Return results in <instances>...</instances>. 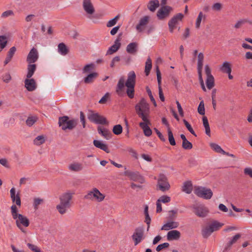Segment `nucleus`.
<instances>
[{"instance_id":"338daca9","label":"nucleus","mask_w":252,"mask_h":252,"mask_svg":"<svg viewBox=\"0 0 252 252\" xmlns=\"http://www.w3.org/2000/svg\"><path fill=\"white\" fill-rule=\"evenodd\" d=\"M14 15V13L12 10H7L3 12L1 14V17L4 18Z\"/></svg>"},{"instance_id":"cd10ccee","label":"nucleus","mask_w":252,"mask_h":252,"mask_svg":"<svg viewBox=\"0 0 252 252\" xmlns=\"http://www.w3.org/2000/svg\"><path fill=\"white\" fill-rule=\"evenodd\" d=\"M179 222L176 221H169L164 224L161 227V230H168L169 229L176 228L179 226Z\"/></svg>"},{"instance_id":"9d476101","label":"nucleus","mask_w":252,"mask_h":252,"mask_svg":"<svg viewBox=\"0 0 252 252\" xmlns=\"http://www.w3.org/2000/svg\"><path fill=\"white\" fill-rule=\"evenodd\" d=\"M16 220V224L19 229H20L23 232L26 233L25 229L23 228L22 226L24 227H28L30 225L29 220L25 216L22 214H19L17 216V219Z\"/></svg>"},{"instance_id":"7ed1b4c3","label":"nucleus","mask_w":252,"mask_h":252,"mask_svg":"<svg viewBox=\"0 0 252 252\" xmlns=\"http://www.w3.org/2000/svg\"><path fill=\"white\" fill-rule=\"evenodd\" d=\"M73 194V193L66 192L60 196V203L57 206L56 208L61 214H65L67 210L70 207V202L72 199Z\"/></svg>"},{"instance_id":"4468645a","label":"nucleus","mask_w":252,"mask_h":252,"mask_svg":"<svg viewBox=\"0 0 252 252\" xmlns=\"http://www.w3.org/2000/svg\"><path fill=\"white\" fill-rule=\"evenodd\" d=\"M121 34H119L116 39L114 41V44L109 48L107 51L106 55H112L116 52L120 48L121 43L120 41Z\"/></svg>"},{"instance_id":"dca6fc26","label":"nucleus","mask_w":252,"mask_h":252,"mask_svg":"<svg viewBox=\"0 0 252 252\" xmlns=\"http://www.w3.org/2000/svg\"><path fill=\"white\" fill-rule=\"evenodd\" d=\"M83 7L85 12L89 15H92L95 11L91 0H83Z\"/></svg>"},{"instance_id":"412c9836","label":"nucleus","mask_w":252,"mask_h":252,"mask_svg":"<svg viewBox=\"0 0 252 252\" xmlns=\"http://www.w3.org/2000/svg\"><path fill=\"white\" fill-rule=\"evenodd\" d=\"M10 197L12 202H15L17 205L20 206L21 202L19 193H18L16 195H15V189L14 188H12L10 189Z\"/></svg>"},{"instance_id":"de8ad7c7","label":"nucleus","mask_w":252,"mask_h":252,"mask_svg":"<svg viewBox=\"0 0 252 252\" xmlns=\"http://www.w3.org/2000/svg\"><path fill=\"white\" fill-rule=\"evenodd\" d=\"M11 212L12 218L13 219H17V216L19 215L20 214L17 213L18 209L15 205H13L11 207Z\"/></svg>"},{"instance_id":"39448f33","label":"nucleus","mask_w":252,"mask_h":252,"mask_svg":"<svg viewBox=\"0 0 252 252\" xmlns=\"http://www.w3.org/2000/svg\"><path fill=\"white\" fill-rule=\"evenodd\" d=\"M191 208L194 214L200 218L206 217L209 212L208 208L203 204H194Z\"/></svg>"},{"instance_id":"6e6552de","label":"nucleus","mask_w":252,"mask_h":252,"mask_svg":"<svg viewBox=\"0 0 252 252\" xmlns=\"http://www.w3.org/2000/svg\"><path fill=\"white\" fill-rule=\"evenodd\" d=\"M104 197V195L101 193L96 188H94L84 196V198L86 199L92 200L95 199L98 202L102 201Z\"/></svg>"},{"instance_id":"e433bc0d","label":"nucleus","mask_w":252,"mask_h":252,"mask_svg":"<svg viewBox=\"0 0 252 252\" xmlns=\"http://www.w3.org/2000/svg\"><path fill=\"white\" fill-rule=\"evenodd\" d=\"M168 136V140L171 146L176 145V142L173 136V134L170 129V127H168L167 129Z\"/></svg>"},{"instance_id":"0e129e2a","label":"nucleus","mask_w":252,"mask_h":252,"mask_svg":"<svg viewBox=\"0 0 252 252\" xmlns=\"http://www.w3.org/2000/svg\"><path fill=\"white\" fill-rule=\"evenodd\" d=\"M157 134L158 137L160 139V140L162 142H165L166 141V139L164 136L162 135V134L156 128H154Z\"/></svg>"},{"instance_id":"5701e85b","label":"nucleus","mask_w":252,"mask_h":252,"mask_svg":"<svg viewBox=\"0 0 252 252\" xmlns=\"http://www.w3.org/2000/svg\"><path fill=\"white\" fill-rule=\"evenodd\" d=\"M78 120L77 119L69 120L65 124V126L62 127V129L65 130L66 129L72 130L74 129L77 125Z\"/></svg>"},{"instance_id":"864d4df0","label":"nucleus","mask_w":252,"mask_h":252,"mask_svg":"<svg viewBox=\"0 0 252 252\" xmlns=\"http://www.w3.org/2000/svg\"><path fill=\"white\" fill-rule=\"evenodd\" d=\"M146 91L149 96V97L151 99V101L153 103L155 107H156L157 106L156 101L152 94L151 90L150 89V88L148 87H146Z\"/></svg>"},{"instance_id":"a18cd8bd","label":"nucleus","mask_w":252,"mask_h":252,"mask_svg":"<svg viewBox=\"0 0 252 252\" xmlns=\"http://www.w3.org/2000/svg\"><path fill=\"white\" fill-rule=\"evenodd\" d=\"M113 132L116 135H120L123 131V127L121 125H117L113 128Z\"/></svg>"},{"instance_id":"052dcab7","label":"nucleus","mask_w":252,"mask_h":252,"mask_svg":"<svg viewBox=\"0 0 252 252\" xmlns=\"http://www.w3.org/2000/svg\"><path fill=\"white\" fill-rule=\"evenodd\" d=\"M27 246L31 250L34 252H41L40 249L33 244L28 243Z\"/></svg>"},{"instance_id":"473e14b6","label":"nucleus","mask_w":252,"mask_h":252,"mask_svg":"<svg viewBox=\"0 0 252 252\" xmlns=\"http://www.w3.org/2000/svg\"><path fill=\"white\" fill-rule=\"evenodd\" d=\"M203 126L205 129V133L209 136H210L211 131L208 119L206 116L202 118Z\"/></svg>"},{"instance_id":"49530a36","label":"nucleus","mask_w":252,"mask_h":252,"mask_svg":"<svg viewBox=\"0 0 252 252\" xmlns=\"http://www.w3.org/2000/svg\"><path fill=\"white\" fill-rule=\"evenodd\" d=\"M119 18H120V15H117L113 19L109 20L107 22V23L106 24V26L107 27H112L115 26L116 24V23Z\"/></svg>"},{"instance_id":"e2e57ef3","label":"nucleus","mask_w":252,"mask_h":252,"mask_svg":"<svg viewBox=\"0 0 252 252\" xmlns=\"http://www.w3.org/2000/svg\"><path fill=\"white\" fill-rule=\"evenodd\" d=\"M109 96V94L107 93L105 95L99 100V103L100 104H104L107 101V99Z\"/></svg>"},{"instance_id":"ea45409f","label":"nucleus","mask_w":252,"mask_h":252,"mask_svg":"<svg viewBox=\"0 0 252 252\" xmlns=\"http://www.w3.org/2000/svg\"><path fill=\"white\" fill-rule=\"evenodd\" d=\"M213 232L209 226H206L202 230V235L204 238H207Z\"/></svg>"},{"instance_id":"9b49d317","label":"nucleus","mask_w":252,"mask_h":252,"mask_svg":"<svg viewBox=\"0 0 252 252\" xmlns=\"http://www.w3.org/2000/svg\"><path fill=\"white\" fill-rule=\"evenodd\" d=\"M124 175L133 181L138 182L140 184H143L145 182V179L138 172L126 170L124 172Z\"/></svg>"},{"instance_id":"79ce46f5","label":"nucleus","mask_w":252,"mask_h":252,"mask_svg":"<svg viewBox=\"0 0 252 252\" xmlns=\"http://www.w3.org/2000/svg\"><path fill=\"white\" fill-rule=\"evenodd\" d=\"M206 85L208 89H211L214 86V78L213 76L207 77Z\"/></svg>"},{"instance_id":"c03bdc74","label":"nucleus","mask_w":252,"mask_h":252,"mask_svg":"<svg viewBox=\"0 0 252 252\" xmlns=\"http://www.w3.org/2000/svg\"><path fill=\"white\" fill-rule=\"evenodd\" d=\"M68 119H69V117L67 116H64L60 117L59 119L58 122L59 126H60L62 128V127L65 126V124L68 121Z\"/></svg>"},{"instance_id":"72a5a7b5","label":"nucleus","mask_w":252,"mask_h":252,"mask_svg":"<svg viewBox=\"0 0 252 252\" xmlns=\"http://www.w3.org/2000/svg\"><path fill=\"white\" fill-rule=\"evenodd\" d=\"M144 214L145 216V222L147 224V230L148 231L150 228V225L151 223V218L149 216V213H148V206L147 205H146L144 208Z\"/></svg>"},{"instance_id":"c756f323","label":"nucleus","mask_w":252,"mask_h":252,"mask_svg":"<svg viewBox=\"0 0 252 252\" xmlns=\"http://www.w3.org/2000/svg\"><path fill=\"white\" fill-rule=\"evenodd\" d=\"M159 5V4L158 0H151L149 2L147 7L151 11L154 12Z\"/></svg>"},{"instance_id":"393cba45","label":"nucleus","mask_w":252,"mask_h":252,"mask_svg":"<svg viewBox=\"0 0 252 252\" xmlns=\"http://www.w3.org/2000/svg\"><path fill=\"white\" fill-rule=\"evenodd\" d=\"M93 144L95 147L104 151L107 153H110V150L108 146L102 142L97 140H94Z\"/></svg>"},{"instance_id":"0eeeda50","label":"nucleus","mask_w":252,"mask_h":252,"mask_svg":"<svg viewBox=\"0 0 252 252\" xmlns=\"http://www.w3.org/2000/svg\"><path fill=\"white\" fill-rule=\"evenodd\" d=\"M194 193L197 196L205 199L211 198L213 194L211 189L203 187H199L196 188L194 190Z\"/></svg>"},{"instance_id":"58836bf2","label":"nucleus","mask_w":252,"mask_h":252,"mask_svg":"<svg viewBox=\"0 0 252 252\" xmlns=\"http://www.w3.org/2000/svg\"><path fill=\"white\" fill-rule=\"evenodd\" d=\"M152 60L149 57L146 62L145 67V72L147 76H148L149 74L150 70L152 68Z\"/></svg>"},{"instance_id":"13d9d810","label":"nucleus","mask_w":252,"mask_h":252,"mask_svg":"<svg viewBox=\"0 0 252 252\" xmlns=\"http://www.w3.org/2000/svg\"><path fill=\"white\" fill-rule=\"evenodd\" d=\"M169 246V244L168 243H164L163 244H160L158 245L156 248V251L157 252H160L164 249L167 248Z\"/></svg>"},{"instance_id":"7c9ffc66","label":"nucleus","mask_w":252,"mask_h":252,"mask_svg":"<svg viewBox=\"0 0 252 252\" xmlns=\"http://www.w3.org/2000/svg\"><path fill=\"white\" fill-rule=\"evenodd\" d=\"M58 52L63 56H65L69 53V50L63 43H61L58 45Z\"/></svg>"},{"instance_id":"6e6d98bb","label":"nucleus","mask_w":252,"mask_h":252,"mask_svg":"<svg viewBox=\"0 0 252 252\" xmlns=\"http://www.w3.org/2000/svg\"><path fill=\"white\" fill-rule=\"evenodd\" d=\"M203 16V13L202 12H200L198 14V16L197 18L196 21V23H195L196 28H197V29L199 28V27L200 26V23H201V20L202 19Z\"/></svg>"},{"instance_id":"c9c22d12","label":"nucleus","mask_w":252,"mask_h":252,"mask_svg":"<svg viewBox=\"0 0 252 252\" xmlns=\"http://www.w3.org/2000/svg\"><path fill=\"white\" fill-rule=\"evenodd\" d=\"M220 69L222 72L225 73L231 72L232 70L231 65L227 62H224Z\"/></svg>"},{"instance_id":"1a4fd4ad","label":"nucleus","mask_w":252,"mask_h":252,"mask_svg":"<svg viewBox=\"0 0 252 252\" xmlns=\"http://www.w3.org/2000/svg\"><path fill=\"white\" fill-rule=\"evenodd\" d=\"M131 237L135 246L139 244L145 238L143 227L142 226L136 228Z\"/></svg>"},{"instance_id":"20e7f679","label":"nucleus","mask_w":252,"mask_h":252,"mask_svg":"<svg viewBox=\"0 0 252 252\" xmlns=\"http://www.w3.org/2000/svg\"><path fill=\"white\" fill-rule=\"evenodd\" d=\"M88 119L91 122L96 124L106 125L109 124V122L104 117L99 115L97 113H94L92 111H91L90 113L88 115Z\"/></svg>"},{"instance_id":"774afa93","label":"nucleus","mask_w":252,"mask_h":252,"mask_svg":"<svg viewBox=\"0 0 252 252\" xmlns=\"http://www.w3.org/2000/svg\"><path fill=\"white\" fill-rule=\"evenodd\" d=\"M244 173L245 175H248L252 178V169L251 168L247 167L245 168Z\"/></svg>"},{"instance_id":"2f4dec72","label":"nucleus","mask_w":252,"mask_h":252,"mask_svg":"<svg viewBox=\"0 0 252 252\" xmlns=\"http://www.w3.org/2000/svg\"><path fill=\"white\" fill-rule=\"evenodd\" d=\"M192 190V185L190 181H186L184 183L183 191L189 194Z\"/></svg>"},{"instance_id":"680f3d73","label":"nucleus","mask_w":252,"mask_h":252,"mask_svg":"<svg viewBox=\"0 0 252 252\" xmlns=\"http://www.w3.org/2000/svg\"><path fill=\"white\" fill-rule=\"evenodd\" d=\"M16 51V49L15 47L13 46L11 47L7 53V57H9V58L12 59Z\"/></svg>"},{"instance_id":"8fccbe9b","label":"nucleus","mask_w":252,"mask_h":252,"mask_svg":"<svg viewBox=\"0 0 252 252\" xmlns=\"http://www.w3.org/2000/svg\"><path fill=\"white\" fill-rule=\"evenodd\" d=\"M197 111L199 114L201 115H205V111L204 108V103L203 100L200 102V103L197 108Z\"/></svg>"},{"instance_id":"2eb2a0df","label":"nucleus","mask_w":252,"mask_h":252,"mask_svg":"<svg viewBox=\"0 0 252 252\" xmlns=\"http://www.w3.org/2000/svg\"><path fill=\"white\" fill-rule=\"evenodd\" d=\"M172 8L169 6H162L158 11L157 16L159 19H163L168 16Z\"/></svg>"},{"instance_id":"c85d7f7f","label":"nucleus","mask_w":252,"mask_h":252,"mask_svg":"<svg viewBox=\"0 0 252 252\" xmlns=\"http://www.w3.org/2000/svg\"><path fill=\"white\" fill-rule=\"evenodd\" d=\"M36 69V65L33 63H28L27 66V73L26 77L27 78H31L34 74Z\"/></svg>"},{"instance_id":"603ef678","label":"nucleus","mask_w":252,"mask_h":252,"mask_svg":"<svg viewBox=\"0 0 252 252\" xmlns=\"http://www.w3.org/2000/svg\"><path fill=\"white\" fill-rule=\"evenodd\" d=\"M183 122L186 126V127L188 129V130L194 136H197L196 134H195L194 131L193 130V128H192L191 125L188 123V121H187L185 119L183 120Z\"/></svg>"},{"instance_id":"a878e982","label":"nucleus","mask_w":252,"mask_h":252,"mask_svg":"<svg viewBox=\"0 0 252 252\" xmlns=\"http://www.w3.org/2000/svg\"><path fill=\"white\" fill-rule=\"evenodd\" d=\"M98 76V74L97 72L91 73L84 78V82L85 84H91L94 82Z\"/></svg>"},{"instance_id":"aec40b11","label":"nucleus","mask_w":252,"mask_h":252,"mask_svg":"<svg viewBox=\"0 0 252 252\" xmlns=\"http://www.w3.org/2000/svg\"><path fill=\"white\" fill-rule=\"evenodd\" d=\"M149 20V17L145 16L142 18L139 22V24L136 26V29L139 32H141L144 29V27L148 24Z\"/></svg>"},{"instance_id":"4d7b16f0","label":"nucleus","mask_w":252,"mask_h":252,"mask_svg":"<svg viewBox=\"0 0 252 252\" xmlns=\"http://www.w3.org/2000/svg\"><path fill=\"white\" fill-rule=\"evenodd\" d=\"M182 147L185 150H190L192 149V145L191 142L187 140L182 142Z\"/></svg>"},{"instance_id":"a211bd4d","label":"nucleus","mask_w":252,"mask_h":252,"mask_svg":"<svg viewBox=\"0 0 252 252\" xmlns=\"http://www.w3.org/2000/svg\"><path fill=\"white\" fill-rule=\"evenodd\" d=\"M25 87L29 92L34 91L37 87L36 82L33 78H26L24 81Z\"/></svg>"},{"instance_id":"f704fd0d","label":"nucleus","mask_w":252,"mask_h":252,"mask_svg":"<svg viewBox=\"0 0 252 252\" xmlns=\"http://www.w3.org/2000/svg\"><path fill=\"white\" fill-rule=\"evenodd\" d=\"M223 225V223L215 220L213 221L209 225L210 229L213 232L218 230Z\"/></svg>"},{"instance_id":"ddd939ff","label":"nucleus","mask_w":252,"mask_h":252,"mask_svg":"<svg viewBox=\"0 0 252 252\" xmlns=\"http://www.w3.org/2000/svg\"><path fill=\"white\" fill-rule=\"evenodd\" d=\"M38 53L37 50L33 47L29 53L26 61L28 63H35L38 59Z\"/></svg>"},{"instance_id":"4c0bfd02","label":"nucleus","mask_w":252,"mask_h":252,"mask_svg":"<svg viewBox=\"0 0 252 252\" xmlns=\"http://www.w3.org/2000/svg\"><path fill=\"white\" fill-rule=\"evenodd\" d=\"M95 67V65L94 63H90L86 65L83 68L82 72L83 73H90L94 70Z\"/></svg>"},{"instance_id":"37998d69","label":"nucleus","mask_w":252,"mask_h":252,"mask_svg":"<svg viewBox=\"0 0 252 252\" xmlns=\"http://www.w3.org/2000/svg\"><path fill=\"white\" fill-rule=\"evenodd\" d=\"M45 141V138L43 135H40L36 137L33 141L35 145L39 146L43 144Z\"/></svg>"},{"instance_id":"4be33fe9","label":"nucleus","mask_w":252,"mask_h":252,"mask_svg":"<svg viewBox=\"0 0 252 252\" xmlns=\"http://www.w3.org/2000/svg\"><path fill=\"white\" fill-rule=\"evenodd\" d=\"M138 47L137 42H131L127 45L126 51L129 54L135 55L138 51Z\"/></svg>"},{"instance_id":"a19ab883","label":"nucleus","mask_w":252,"mask_h":252,"mask_svg":"<svg viewBox=\"0 0 252 252\" xmlns=\"http://www.w3.org/2000/svg\"><path fill=\"white\" fill-rule=\"evenodd\" d=\"M37 120L38 118L35 116H30L27 119L26 123L27 126H31L37 121Z\"/></svg>"},{"instance_id":"3c124183","label":"nucleus","mask_w":252,"mask_h":252,"mask_svg":"<svg viewBox=\"0 0 252 252\" xmlns=\"http://www.w3.org/2000/svg\"><path fill=\"white\" fill-rule=\"evenodd\" d=\"M7 43L6 36L4 35L0 36V48L3 49L5 47Z\"/></svg>"},{"instance_id":"f8f14e48","label":"nucleus","mask_w":252,"mask_h":252,"mask_svg":"<svg viewBox=\"0 0 252 252\" xmlns=\"http://www.w3.org/2000/svg\"><path fill=\"white\" fill-rule=\"evenodd\" d=\"M184 17V15L182 13H179L174 16L168 22L169 29L170 32H173L174 28L178 24V22L182 21Z\"/></svg>"},{"instance_id":"bb28decb","label":"nucleus","mask_w":252,"mask_h":252,"mask_svg":"<svg viewBox=\"0 0 252 252\" xmlns=\"http://www.w3.org/2000/svg\"><path fill=\"white\" fill-rule=\"evenodd\" d=\"M83 168V165L82 163L77 162H74L68 166V169L69 170L73 172H79L81 171Z\"/></svg>"},{"instance_id":"f257e3e1","label":"nucleus","mask_w":252,"mask_h":252,"mask_svg":"<svg viewBox=\"0 0 252 252\" xmlns=\"http://www.w3.org/2000/svg\"><path fill=\"white\" fill-rule=\"evenodd\" d=\"M135 112L143 122L139 123V126L143 129L144 135L149 137L152 135V131L149 125L151 122L149 119L150 117V106L146 100L142 98L139 102L135 106Z\"/></svg>"},{"instance_id":"09e8293b","label":"nucleus","mask_w":252,"mask_h":252,"mask_svg":"<svg viewBox=\"0 0 252 252\" xmlns=\"http://www.w3.org/2000/svg\"><path fill=\"white\" fill-rule=\"evenodd\" d=\"M210 146L213 150L219 153L222 154L223 151H224L219 145L215 143H211Z\"/></svg>"},{"instance_id":"423d86ee","label":"nucleus","mask_w":252,"mask_h":252,"mask_svg":"<svg viewBox=\"0 0 252 252\" xmlns=\"http://www.w3.org/2000/svg\"><path fill=\"white\" fill-rule=\"evenodd\" d=\"M157 189L162 192H165L170 189V185L168 181L166 176L163 174H160L158 179V183L157 185Z\"/></svg>"},{"instance_id":"6ab92c4d","label":"nucleus","mask_w":252,"mask_h":252,"mask_svg":"<svg viewBox=\"0 0 252 252\" xmlns=\"http://www.w3.org/2000/svg\"><path fill=\"white\" fill-rule=\"evenodd\" d=\"M181 233L176 230L169 231L167 234V239L168 241L177 240L180 239Z\"/></svg>"},{"instance_id":"bf43d9fd","label":"nucleus","mask_w":252,"mask_h":252,"mask_svg":"<svg viewBox=\"0 0 252 252\" xmlns=\"http://www.w3.org/2000/svg\"><path fill=\"white\" fill-rule=\"evenodd\" d=\"M2 79L6 83H8L11 80V77L9 73H6L2 75Z\"/></svg>"},{"instance_id":"5fc2aeb1","label":"nucleus","mask_w":252,"mask_h":252,"mask_svg":"<svg viewBox=\"0 0 252 252\" xmlns=\"http://www.w3.org/2000/svg\"><path fill=\"white\" fill-rule=\"evenodd\" d=\"M157 201L160 203L161 202L163 203H168L170 201V197L167 195H162Z\"/></svg>"},{"instance_id":"f3484780","label":"nucleus","mask_w":252,"mask_h":252,"mask_svg":"<svg viewBox=\"0 0 252 252\" xmlns=\"http://www.w3.org/2000/svg\"><path fill=\"white\" fill-rule=\"evenodd\" d=\"M156 72H157V80H158V86L159 96V98H160V99L161 100V101H164L165 100V98H164L163 93L162 92V90L161 87V73H160V70L159 69L158 66H157Z\"/></svg>"},{"instance_id":"69168bd1","label":"nucleus","mask_w":252,"mask_h":252,"mask_svg":"<svg viewBox=\"0 0 252 252\" xmlns=\"http://www.w3.org/2000/svg\"><path fill=\"white\" fill-rule=\"evenodd\" d=\"M221 8L222 4L219 2L215 3L212 6V9L214 10L220 11Z\"/></svg>"},{"instance_id":"b1692460","label":"nucleus","mask_w":252,"mask_h":252,"mask_svg":"<svg viewBox=\"0 0 252 252\" xmlns=\"http://www.w3.org/2000/svg\"><path fill=\"white\" fill-rule=\"evenodd\" d=\"M97 131L98 133L102 136L104 138L108 140L111 137V132L107 128H102L100 126H98L97 127Z\"/></svg>"},{"instance_id":"f03ea898","label":"nucleus","mask_w":252,"mask_h":252,"mask_svg":"<svg viewBox=\"0 0 252 252\" xmlns=\"http://www.w3.org/2000/svg\"><path fill=\"white\" fill-rule=\"evenodd\" d=\"M136 83V75L133 71H130L128 74L127 79L125 82V79L122 77L119 79L117 87L116 93L120 96L123 94V91L125 86L126 87V93L129 98L134 96V87Z\"/></svg>"}]
</instances>
